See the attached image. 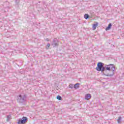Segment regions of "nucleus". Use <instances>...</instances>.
<instances>
[{
    "instance_id": "nucleus-1",
    "label": "nucleus",
    "mask_w": 124,
    "mask_h": 124,
    "mask_svg": "<svg viewBox=\"0 0 124 124\" xmlns=\"http://www.w3.org/2000/svg\"><path fill=\"white\" fill-rule=\"evenodd\" d=\"M106 70H108L109 71H112L111 74H108L107 76H109V77H112L114 76L115 74V71H116V68H115L114 64H109L106 66Z\"/></svg>"
},
{
    "instance_id": "nucleus-2",
    "label": "nucleus",
    "mask_w": 124,
    "mask_h": 124,
    "mask_svg": "<svg viewBox=\"0 0 124 124\" xmlns=\"http://www.w3.org/2000/svg\"><path fill=\"white\" fill-rule=\"evenodd\" d=\"M104 65V63L99 62L97 63V66L96 68V70L97 71H101L102 72H104V71H106V69H105V67L103 66Z\"/></svg>"
},
{
    "instance_id": "nucleus-3",
    "label": "nucleus",
    "mask_w": 124,
    "mask_h": 124,
    "mask_svg": "<svg viewBox=\"0 0 124 124\" xmlns=\"http://www.w3.org/2000/svg\"><path fill=\"white\" fill-rule=\"evenodd\" d=\"M17 98L18 102H19L20 103H23V102H25V101H26L27 96L25 94H24L23 95H19L17 97Z\"/></svg>"
},
{
    "instance_id": "nucleus-4",
    "label": "nucleus",
    "mask_w": 124,
    "mask_h": 124,
    "mask_svg": "<svg viewBox=\"0 0 124 124\" xmlns=\"http://www.w3.org/2000/svg\"><path fill=\"white\" fill-rule=\"evenodd\" d=\"M28 122V118L26 117H23L22 118L21 120H18L17 122L18 124H25Z\"/></svg>"
},
{
    "instance_id": "nucleus-5",
    "label": "nucleus",
    "mask_w": 124,
    "mask_h": 124,
    "mask_svg": "<svg viewBox=\"0 0 124 124\" xmlns=\"http://www.w3.org/2000/svg\"><path fill=\"white\" fill-rule=\"evenodd\" d=\"M52 46L53 47H58L59 46V41H58V39L57 38H54L53 39V41L51 43Z\"/></svg>"
},
{
    "instance_id": "nucleus-6",
    "label": "nucleus",
    "mask_w": 124,
    "mask_h": 124,
    "mask_svg": "<svg viewBox=\"0 0 124 124\" xmlns=\"http://www.w3.org/2000/svg\"><path fill=\"white\" fill-rule=\"evenodd\" d=\"M85 98L86 100H89V99H91V98H92V96L91 95V94L88 93L85 95Z\"/></svg>"
},
{
    "instance_id": "nucleus-7",
    "label": "nucleus",
    "mask_w": 124,
    "mask_h": 124,
    "mask_svg": "<svg viewBox=\"0 0 124 124\" xmlns=\"http://www.w3.org/2000/svg\"><path fill=\"white\" fill-rule=\"evenodd\" d=\"M111 27H112V23H109L108 26L106 28V30L109 31L111 29Z\"/></svg>"
},
{
    "instance_id": "nucleus-8",
    "label": "nucleus",
    "mask_w": 124,
    "mask_h": 124,
    "mask_svg": "<svg viewBox=\"0 0 124 124\" xmlns=\"http://www.w3.org/2000/svg\"><path fill=\"white\" fill-rule=\"evenodd\" d=\"M97 26H98V23L96 22L95 24H94L93 26V30H95Z\"/></svg>"
},
{
    "instance_id": "nucleus-9",
    "label": "nucleus",
    "mask_w": 124,
    "mask_h": 124,
    "mask_svg": "<svg viewBox=\"0 0 124 124\" xmlns=\"http://www.w3.org/2000/svg\"><path fill=\"white\" fill-rule=\"evenodd\" d=\"M79 85H80L79 83L75 84L74 86V89H78V88H79Z\"/></svg>"
},
{
    "instance_id": "nucleus-10",
    "label": "nucleus",
    "mask_w": 124,
    "mask_h": 124,
    "mask_svg": "<svg viewBox=\"0 0 124 124\" xmlns=\"http://www.w3.org/2000/svg\"><path fill=\"white\" fill-rule=\"evenodd\" d=\"M84 17L85 19H89V18L90 17V16L89 15H88L87 14H85L84 15Z\"/></svg>"
},
{
    "instance_id": "nucleus-11",
    "label": "nucleus",
    "mask_w": 124,
    "mask_h": 124,
    "mask_svg": "<svg viewBox=\"0 0 124 124\" xmlns=\"http://www.w3.org/2000/svg\"><path fill=\"white\" fill-rule=\"evenodd\" d=\"M121 121H122V117L120 116L118 118V119L117 120V122H118V124H121V123L122 122Z\"/></svg>"
},
{
    "instance_id": "nucleus-12",
    "label": "nucleus",
    "mask_w": 124,
    "mask_h": 124,
    "mask_svg": "<svg viewBox=\"0 0 124 124\" xmlns=\"http://www.w3.org/2000/svg\"><path fill=\"white\" fill-rule=\"evenodd\" d=\"M11 118V115H7V122H9V120H10Z\"/></svg>"
},
{
    "instance_id": "nucleus-13",
    "label": "nucleus",
    "mask_w": 124,
    "mask_h": 124,
    "mask_svg": "<svg viewBox=\"0 0 124 124\" xmlns=\"http://www.w3.org/2000/svg\"><path fill=\"white\" fill-rule=\"evenodd\" d=\"M57 99H58V100H62V96L60 95H58L57 96Z\"/></svg>"
},
{
    "instance_id": "nucleus-14",
    "label": "nucleus",
    "mask_w": 124,
    "mask_h": 124,
    "mask_svg": "<svg viewBox=\"0 0 124 124\" xmlns=\"http://www.w3.org/2000/svg\"><path fill=\"white\" fill-rule=\"evenodd\" d=\"M73 87H74V86L73 85V84H70L69 88H70V89H73Z\"/></svg>"
},
{
    "instance_id": "nucleus-15",
    "label": "nucleus",
    "mask_w": 124,
    "mask_h": 124,
    "mask_svg": "<svg viewBox=\"0 0 124 124\" xmlns=\"http://www.w3.org/2000/svg\"><path fill=\"white\" fill-rule=\"evenodd\" d=\"M50 44L49 43H48L47 46H46V49H49L50 46Z\"/></svg>"
},
{
    "instance_id": "nucleus-16",
    "label": "nucleus",
    "mask_w": 124,
    "mask_h": 124,
    "mask_svg": "<svg viewBox=\"0 0 124 124\" xmlns=\"http://www.w3.org/2000/svg\"><path fill=\"white\" fill-rule=\"evenodd\" d=\"M46 41H49V39L46 38Z\"/></svg>"
},
{
    "instance_id": "nucleus-17",
    "label": "nucleus",
    "mask_w": 124,
    "mask_h": 124,
    "mask_svg": "<svg viewBox=\"0 0 124 124\" xmlns=\"http://www.w3.org/2000/svg\"><path fill=\"white\" fill-rule=\"evenodd\" d=\"M17 0H16V2H17Z\"/></svg>"
}]
</instances>
